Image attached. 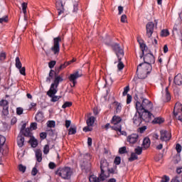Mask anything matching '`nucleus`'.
<instances>
[{
    "mask_svg": "<svg viewBox=\"0 0 182 182\" xmlns=\"http://www.w3.org/2000/svg\"><path fill=\"white\" fill-rule=\"evenodd\" d=\"M164 120L160 117H156L154 119L153 123L155 124H161V123H163Z\"/></svg>",
    "mask_w": 182,
    "mask_h": 182,
    "instance_id": "79ce46f5",
    "label": "nucleus"
},
{
    "mask_svg": "<svg viewBox=\"0 0 182 182\" xmlns=\"http://www.w3.org/2000/svg\"><path fill=\"white\" fill-rule=\"evenodd\" d=\"M112 49L117 55V58H119V59H123V57L124 56V51L123 50V48L120 47V44L117 43L112 44Z\"/></svg>",
    "mask_w": 182,
    "mask_h": 182,
    "instance_id": "0eeeda50",
    "label": "nucleus"
},
{
    "mask_svg": "<svg viewBox=\"0 0 182 182\" xmlns=\"http://www.w3.org/2000/svg\"><path fill=\"white\" fill-rule=\"evenodd\" d=\"M173 34L176 35L178 39L182 43V32L180 30V26L175 24L173 28Z\"/></svg>",
    "mask_w": 182,
    "mask_h": 182,
    "instance_id": "ddd939ff",
    "label": "nucleus"
},
{
    "mask_svg": "<svg viewBox=\"0 0 182 182\" xmlns=\"http://www.w3.org/2000/svg\"><path fill=\"white\" fill-rule=\"evenodd\" d=\"M146 130H147V126H143L138 129L139 133H141V134L144 133Z\"/></svg>",
    "mask_w": 182,
    "mask_h": 182,
    "instance_id": "603ef678",
    "label": "nucleus"
},
{
    "mask_svg": "<svg viewBox=\"0 0 182 182\" xmlns=\"http://www.w3.org/2000/svg\"><path fill=\"white\" fill-rule=\"evenodd\" d=\"M114 163L116 164V166H119V164L122 163V158H120V156H116Z\"/></svg>",
    "mask_w": 182,
    "mask_h": 182,
    "instance_id": "49530a36",
    "label": "nucleus"
},
{
    "mask_svg": "<svg viewBox=\"0 0 182 182\" xmlns=\"http://www.w3.org/2000/svg\"><path fill=\"white\" fill-rule=\"evenodd\" d=\"M136 109L138 112H141V113L146 114L148 119H151V116H153V114L150 113V111L153 110V103L151 101L144 99L141 104L140 102L137 101L136 102Z\"/></svg>",
    "mask_w": 182,
    "mask_h": 182,
    "instance_id": "f03ea898",
    "label": "nucleus"
},
{
    "mask_svg": "<svg viewBox=\"0 0 182 182\" xmlns=\"http://www.w3.org/2000/svg\"><path fill=\"white\" fill-rule=\"evenodd\" d=\"M118 65H117V68L118 70H123V69L124 68V64L123 63V62H122V58H118Z\"/></svg>",
    "mask_w": 182,
    "mask_h": 182,
    "instance_id": "2f4dec72",
    "label": "nucleus"
},
{
    "mask_svg": "<svg viewBox=\"0 0 182 182\" xmlns=\"http://www.w3.org/2000/svg\"><path fill=\"white\" fill-rule=\"evenodd\" d=\"M30 127L31 130H36V129H38V124L36 122H32Z\"/></svg>",
    "mask_w": 182,
    "mask_h": 182,
    "instance_id": "6e6d98bb",
    "label": "nucleus"
},
{
    "mask_svg": "<svg viewBox=\"0 0 182 182\" xmlns=\"http://www.w3.org/2000/svg\"><path fill=\"white\" fill-rule=\"evenodd\" d=\"M25 143V138L22 135H19L17 137V144L18 147H23Z\"/></svg>",
    "mask_w": 182,
    "mask_h": 182,
    "instance_id": "4be33fe9",
    "label": "nucleus"
},
{
    "mask_svg": "<svg viewBox=\"0 0 182 182\" xmlns=\"http://www.w3.org/2000/svg\"><path fill=\"white\" fill-rule=\"evenodd\" d=\"M171 182H180V177H178V176L173 177L171 179Z\"/></svg>",
    "mask_w": 182,
    "mask_h": 182,
    "instance_id": "774afa93",
    "label": "nucleus"
},
{
    "mask_svg": "<svg viewBox=\"0 0 182 182\" xmlns=\"http://www.w3.org/2000/svg\"><path fill=\"white\" fill-rule=\"evenodd\" d=\"M92 159V156L89 154H85L82 156V160L80 161V166L82 168H86L89 166V161Z\"/></svg>",
    "mask_w": 182,
    "mask_h": 182,
    "instance_id": "9d476101",
    "label": "nucleus"
},
{
    "mask_svg": "<svg viewBox=\"0 0 182 182\" xmlns=\"http://www.w3.org/2000/svg\"><path fill=\"white\" fill-rule=\"evenodd\" d=\"M8 105H9V102L6 100H2L0 101V106H1L3 108L9 107Z\"/></svg>",
    "mask_w": 182,
    "mask_h": 182,
    "instance_id": "4c0bfd02",
    "label": "nucleus"
},
{
    "mask_svg": "<svg viewBox=\"0 0 182 182\" xmlns=\"http://www.w3.org/2000/svg\"><path fill=\"white\" fill-rule=\"evenodd\" d=\"M60 82H63V78L60 75H55L53 84L56 86H59V83H60Z\"/></svg>",
    "mask_w": 182,
    "mask_h": 182,
    "instance_id": "393cba45",
    "label": "nucleus"
},
{
    "mask_svg": "<svg viewBox=\"0 0 182 182\" xmlns=\"http://www.w3.org/2000/svg\"><path fill=\"white\" fill-rule=\"evenodd\" d=\"M72 106V102H65L63 105L62 108L63 109H66V107H70Z\"/></svg>",
    "mask_w": 182,
    "mask_h": 182,
    "instance_id": "864d4df0",
    "label": "nucleus"
},
{
    "mask_svg": "<svg viewBox=\"0 0 182 182\" xmlns=\"http://www.w3.org/2000/svg\"><path fill=\"white\" fill-rule=\"evenodd\" d=\"M161 182H169L170 181V178L167 176H164V177L162 178Z\"/></svg>",
    "mask_w": 182,
    "mask_h": 182,
    "instance_id": "e2e57ef3",
    "label": "nucleus"
},
{
    "mask_svg": "<svg viewBox=\"0 0 182 182\" xmlns=\"http://www.w3.org/2000/svg\"><path fill=\"white\" fill-rule=\"evenodd\" d=\"M120 122H122V117L116 115H114L111 120L112 124L117 127L120 126Z\"/></svg>",
    "mask_w": 182,
    "mask_h": 182,
    "instance_id": "a211bd4d",
    "label": "nucleus"
},
{
    "mask_svg": "<svg viewBox=\"0 0 182 182\" xmlns=\"http://www.w3.org/2000/svg\"><path fill=\"white\" fill-rule=\"evenodd\" d=\"M19 70V72L21 75H23V76H25L26 75L25 67H21Z\"/></svg>",
    "mask_w": 182,
    "mask_h": 182,
    "instance_id": "052dcab7",
    "label": "nucleus"
},
{
    "mask_svg": "<svg viewBox=\"0 0 182 182\" xmlns=\"http://www.w3.org/2000/svg\"><path fill=\"white\" fill-rule=\"evenodd\" d=\"M18 170L19 171H21V173H25V171H26V166H24L22 164H20L18 166Z\"/></svg>",
    "mask_w": 182,
    "mask_h": 182,
    "instance_id": "5fc2aeb1",
    "label": "nucleus"
},
{
    "mask_svg": "<svg viewBox=\"0 0 182 182\" xmlns=\"http://www.w3.org/2000/svg\"><path fill=\"white\" fill-rule=\"evenodd\" d=\"M79 77H82V73H79V71L74 72L68 77L70 82L73 83V85H71L73 87H75L76 83H77V81L76 80H77Z\"/></svg>",
    "mask_w": 182,
    "mask_h": 182,
    "instance_id": "6e6552de",
    "label": "nucleus"
},
{
    "mask_svg": "<svg viewBox=\"0 0 182 182\" xmlns=\"http://www.w3.org/2000/svg\"><path fill=\"white\" fill-rule=\"evenodd\" d=\"M58 5L61 6V9L58 8V15H62V14H63V4L62 2H57L56 6H58Z\"/></svg>",
    "mask_w": 182,
    "mask_h": 182,
    "instance_id": "c9c22d12",
    "label": "nucleus"
},
{
    "mask_svg": "<svg viewBox=\"0 0 182 182\" xmlns=\"http://www.w3.org/2000/svg\"><path fill=\"white\" fill-rule=\"evenodd\" d=\"M9 107H4L3 108V111H2V113L4 116H8L9 114Z\"/></svg>",
    "mask_w": 182,
    "mask_h": 182,
    "instance_id": "de8ad7c7",
    "label": "nucleus"
},
{
    "mask_svg": "<svg viewBox=\"0 0 182 182\" xmlns=\"http://www.w3.org/2000/svg\"><path fill=\"white\" fill-rule=\"evenodd\" d=\"M144 63H140L137 66L136 73L140 75V73H141L142 68V70L144 74V77H146V76H147L146 75H149L153 69L151 64L155 63L156 59L152 53H148L144 56Z\"/></svg>",
    "mask_w": 182,
    "mask_h": 182,
    "instance_id": "f257e3e1",
    "label": "nucleus"
},
{
    "mask_svg": "<svg viewBox=\"0 0 182 182\" xmlns=\"http://www.w3.org/2000/svg\"><path fill=\"white\" fill-rule=\"evenodd\" d=\"M181 149H182L181 145H180V144H177L176 146L177 153H181Z\"/></svg>",
    "mask_w": 182,
    "mask_h": 182,
    "instance_id": "69168bd1",
    "label": "nucleus"
},
{
    "mask_svg": "<svg viewBox=\"0 0 182 182\" xmlns=\"http://www.w3.org/2000/svg\"><path fill=\"white\" fill-rule=\"evenodd\" d=\"M161 100L164 103H167L171 100V95L170 91H168V87H166L165 90H162Z\"/></svg>",
    "mask_w": 182,
    "mask_h": 182,
    "instance_id": "1a4fd4ad",
    "label": "nucleus"
},
{
    "mask_svg": "<svg viewBox=\"0 0 182 182\" xmlns=\"http://www.w3.org/2000/svg\"><path fill=\"white\" fill-rule=\"evenodd\" d=\"M16 68L17 69H21V68H22V63H21L19 57L16 58Z\"/></svg>",
    "mask_w": 182,
    "mask_h": 182,
    "instance_id": "72a5a7b5",
    "label": "nucleus"
},
{
    "mask_svg": "<svg viewBox=\"0 0 182 182\" xmlns=\"http://www.w3.org/2000/svg\"><path fill=\"white\" fill-rule=\"evenodd\" d=\"M145 119H149V117H147V114L141 112V111L136 110L133 117V123L135 124V126H140V124L143 123V121L145 120Z\"/></svg>",
    "mask_w": 182,
    "mask_h": 182,
    "instance_id": "20e7f679",
    "label": "nucleus"
},
{
    "mask_svg": "<svg viewBox=\"0 0 182 182\" xmlns=\"http://www.w3.org/2000/svg\"><path fill=\"white\" fill-rule=\"evenodd\" d=\"M146 36L148 38H151L153 33L154 32V23L149 22L146 26Z\"/></svg>",
    "mask_w": 182,
    "mask_h": 182,
    "instance_id": "f8f14e48",
    "label": "nucleus"
},
{
    "mask_svg": "<svg viewBox=\"0 0 182 182\" xmlns=\"http://www.w3.org/2000/svg\"><path fill=\"white\" fill-rule=\"evenodd\" d=\"M112 129L116 132H119L122 136H127V132L125 131H122V125L113 126Z\"/></svg>",
    "mask_w": 182,
    "mask_h": 182,
    "instance_id": "5701e85b",
    "label": "nucleus"
},
{
    "mask_svg": "<svg viewBox=\"0 0 182 182\" xmlns=\"http://www.w3.org/2000/svg\"><path fill=\"white\" fill-rule=\"evenodd\" d=\"M47 126L48 127L53 128L56 126V122L53 120H50L47 122Z\"/></svg>",
    "mask_w": 182,
    "mask_h": 182,
    "instance_id": "58836bf2",
    "label": "nucleus"
},
{
    "mask_svg": "<svg viewBox=\"0 0 182 182\" xmlns=\"http://www.w3.org/2000/svg\"><path fill=\"white\" fill-rule=\"evenodd\" d=\"M135 154H136L138 156H140L141 153H143V148L141 146H137L134 149Z\"/></svg>",
    "mask_w": 182,
    "mask_h": 182,
    "instance_id": "a19ab883",
    "label": "nucleus"
},
{
    "mask_svg": "<svg viewBox=\"0 0 182 182\" xmlns=\"http://www.w3.org/2000/svg\"><path fill=\"white\" fill-rule=\"evenodd\" d=\"M173 114L175 117L181 121L182 120V105L180 102H176L173 108Z\"/></svg>",
    "mask_w": 182,
    "mask_h": 182,
    "instance_id": "423d86ee",
    "label": "nucleus"
},
{
    "mask_svg": "<svg viewBox=\"0 0 182 182\" xmlns=\"http://www.w3.org/2000/svg\"><path fill=\"white\" fill-rule=\"evenodd\" d=\"M16 113L18 116H21L23 113V109L22 107L16 108Z\"/></svg>",
    "mask_w": 182,
    "mask_h": 182,
    "instance_id": "bf43d9fd",
    "label": "nucleus"
},
{
    "mask_svg": "<svg viewBox=\"0 0 182 182\" xmlns=\"http://www.w3.org/2000/svg\"><path fill=\"white\" fill-rule=\"evenodd\" d=\"M50 97H51L50 102H58L59 100V99H60V97H62L53 95V96Z\"/></svg>",
    "mask_w": 182,
    "mask_h": 182,
    "instance_id": "37998d69",
    "label": "nucleus"
},
{
    "mask_svg": "<svg viewBox=\"0 0 182 182\" xmlns=\"http://www.w3.org/2000/svg\"><path fill=\"white\" fill-rule=\"evenodd\" d=\"M44 119L45 116L43 115V112L38 111L35 116V120L37 121L38 123H42Z\"/></svg>",
    "mask_w": 182,
    "mask_h": 182,
    "instance_id": "dca6fc26",
    "label": "nucleus"
},
{
    "mask_svg": "<svg viewBox=\"0 0 182 182\" xmlns=\"http://www.w3.org/2000/svg\"><path fill=\"white\" fill-rule=\"evenodd\" d=\"M129 90H130V87L129 85H127V87H125L124 88V92H122V95L123 96L127 95H128L127 93H129Z\"/></svg>",
    "mask_w": 182,
    "mask_h": 182,
    "instance_id": "09e8293b",
    "label": "nucleus"
},
{
    "mask_svg": "<svg viewBox=\"0 0 182 182\" xmlns=\"http://www.w3.org/2000/svg\"><path fill=\"white\" fill-rule=\"evenodd\" d=\"M150 139L149 138H144V141H143V144H142V146L144 147V149H149V147H150Z\"/></svg>",
    "mask_w": 182,
    "mask_h": 182,
    "instance_id": "bb28decb",
    "label": "nucleus"
},
{
    "mask_svg": "<svg viewBox=\"0 0 182 182\" xmlns=\"http://www.w3.org/2000/svg\"><path fill=\"white\" fill-rule=\"evenodd\" d=\"M43 153H44V154H48L49 153V145L46 144L44 146Z\"/></svg>",
    "mask_w": 182,
    "mask_h": 182,
    "instance_id": "13d9d810",
    "label": "nucleus"
},
{
    "mask_svg": "<svg viewBox=\"0 0 182 182\" xmlns=\"http://www.w3.org/2000/svg\"><path fill=\"white\" fill-rule=\"evenodd\" d=\"M55 65H56V61L52 60L48 63V67L50 69H53V68H55Z\"/></svg>",
    "mask_w": 182,
    "mask_h": 182,
    "instance_id": "4d7b16f0",
    "label": "nucleus"
},
{
    "mask_svg": "<svg viewBox=\"0 0 182 182\" xmlns=\"http://www.w3.org/2000/svg\"><path fill=\"white\" fill-rule=\"evenodd\" d=\"M89 181L90 182H100V179L99 178V177L97 178L96 176L95 175H91L89 177Z\"/></svg>",
    "mask_w": 182,
    "mask_h": 182,
    "instance_id": "473e14b6",
    "label": "nucleus"
},
{
    "mask_svg": "<svg viewBox=\"0 0 182 182\" xmlns=\"http://www.w3.org/2000/svg\"><path fill=\"white\" fill-rule=\"evenodd\" d=\"M55 75H56V73H55V70H50L49 73V76L46 77V82L50 83V80H52V79L55 77Z\"/></svg>",
    "mask_w": 182,
    "mask_h": 182,
    "instance_id": "a878e982",
    "label": "nucleus"
},
{
    "mask_svg": "<svg viewBox=\"0 0 182 182\" xmlns=\"http://www.w3.org/2000/svg\"><path fill=\"white\" fill-rule=\"evenodd\" d=\"M58 85L53 83L51 84L49 90L47 92V95L49 97H52L53 95H56V93H58Z\"/></svg>",
    "mask_w": 182,
    "mask_h": 182,
    "instance_id": "2eb2a0df",
    "label": "nucleus"
},
{
    "mask_svg": "<svg viewBox=\"0 0 182 182\" xmlns=\"http://www.w3.org/2000/svg\"><path fill=\"white\" fill-rule=\"evenodd\" d=\"M127 140L130 144H136L139 141V134H132L127 136Z\"/></svg>",
    "mask_w": 182,
    "mask_h": 182,
    "instance_id": "4468645a",
    "label": "nucleus"
},
{
    "mask_svg": "<svg viewBox=\"0 0 182 182\" xmlns=\"http://www.w3.org/2000/svg\"><path fill=\"white\" fill-rule=\"evenodd\" d=\"M55 174L64 180H69L72 176V169L70 167L59 168Z\"/></svg>",
    "mask_w": 182,
    "mask_h": 182,
    "instance_id": "7ed1b4c3",
    "label": "nucleus"
},
{
    "mask_svg": "<svg viewBox=\"0 0 182 182\" xmlns=\"http://www.w3.org/2000/svg\"><path fill=\"white\" fill-rule=\"evenodd\" d=\"M21 6H22L23 14H24V15H26V9L28 8V3H26V2L22 3Z\"/></svg>",
    "mask_w": 182,
    "mask_h": 182,
    "instance_id": "c03bdc74",
    "label": "nucleus"
},
{
    "mask_svg": "<svg viewBox=\"0 0 182 182\" xmlns=\"http://www.w3.org/2000/svg\"><path fill=\"white\" fill-rule=\"evenodd\" d=\"M114 105L115 106L116 113H120V112H122V104L114 102Z\"/></svg>",
    "mask_w": 182,
    "mask_h": 182,
    "instance_id": "c756f323",
    "label": "nucleus"
},
{
    "mask_svg": "<svg viewBox=\"0 0 182 182\" xmlns=\"http://www.w3.org/2000/svg\"><path fill=\"white\" fill-rule=\"evenodd\" d=\"M160 134V140H161V141H168L170 139H171V132L167 130H161Z\"/></svg>",
    "mask_w": 182,
    "mask_h": 182,
    "instance_id": "9b49d317",
    "label": "nucleus"
},
{
    "mask_svg": "<svg viewBox=\"0 0 182 182\" xmlns=\"http://www.w3.org/2000/svg\"><path fill=\"white\" fill-rule=\"evenodd\" d=\"M48 167L49 168H50V170H53V168L56 167V164L53 162H50L48 164Z\"/></svg>",
    "mask_w": 182,
    "mask_h": 182,
    "instance_id": "0e129e2a",
    "label": "nucleus"
},
{
    "mask_svg": "<svg viewBox=\"0 0 182 182\" xmlns=\"http://www.w3.org/2000/svg\"><path fill=\"white\" fill-rule=\"evenodd\" d=\"M73 62H75V60H72L68 63H65L64 64H62L60 66V69H65V68H66V66H69V65H70V63H73Z\"/></svg>",
    "mask_w": 182,
    "mask_h": 182,
    "instance_id": "a18cd8bd",
    "label": "nucleus"
},
{
    "mask_svg": "<svg viewBox=\"0 0 182 182\" xmlns=\"http://www.w3.org/2000/svg\"><path fill=\"white\" fill-rule=\"evenodd\" d=\"M139 159L138 155L136 153H132L131 156L129 158V161H134Z\"/></svg>",
    "mask_w": 182,
    "mask_h": 182,
    "instance_id": "f704fd0d",
    "label": "nucleus"
},
{
    "mask_svg": "<svg viewBox=\"0 0 182 182\" xmlns=\"http://www.w3.org/2000/svg\"><path fill=\"white\" fill-rule=\"evenodd\" d=\"M168 35H170V32L167 29H164L161 31V36L162 37H167Z\"/></svg>",
    "mask_w": 182,
    "mask_h": 182,
    "instance_id": "ea45409f",
    "label": "nucleus"
},
{
    "mask_svg": "<svg viewBox=\"0 0 182 182\" xmlns=\"http://www.w3.org/2000/svg\"><path fill=\"white\" fill-rule=\"evenodd\" d=\"M95 120H96V118L95 117H90L87 119V126H89V127L93 126V124H95Z\"/></svg>",
    "mask_w": 182,
    "mask_h": 182,
    "instance_id": "c85d7f7f",
    "label": "nucleus"
},
{
    "mask_svg": "<svg viewBox=\"0 0 182 182\" xmlns=\"http://www.w3.org/2000/svg\"><path fill=\"white\" fill-rule=\"evenodd\" d=\"M35 153L37 161L41 163L42 161V151H41V149H36Z\"/></svg>",
    "mask_w": 182,
    "mask_h": 182,
    "instance_id": "b1692460",
    "label": "nucleus"
},
{
    "mask_svg": "<svg viewBox=\"0 0 182 182\" xmlns=\"http://www.w3.org/2000/svg\"><path fill=\"white\" fill-rule=\"evenodd\" d=\"M140 48H141V53L139 55V58H140V59H142L143 56H144V50H146V49H147V46L144 43H141L140 44Z\"/></svg>",
    "mask_w": 182,
    "mask_h": 182,
    "instance_id": "cd10ccee",
    "label": "nucleus"
},
{
    "mask_svg": "<svg viewBox=\"0 0 182 182\" xmlns=\"http://www.w3.org/2000/svg\"><path fill=\"white\" fill-rule=\"evenodd\" d=\"M173 83H175V85H177L178 86H181V85H182L181 74H178L177 75L175 76L174 80H173Z\"/></svg>",
    "mask_w": 182,
    "mask_h": 182,
    "instance_id": "aec40b11",
    "label": "nucleus"
},
{
    "mask_svg": "<svg viewBox=\"0 0 182 182\" xmlns=\"http://www.w3.org/2000/svg\"><path fill=\"white\" fill-rule=\"evenodd\" d=\"M61 41L62 38L59 36L53 38V46L51 48V50L54 55H59V52H60V45L59 43Z\"/></svg>",
    "mask_w": 182,
    "mask_h": 182,
    "instance_id": "39448f33",
    "label": "nucleus"
},
{
    "mask_svg": "<svg viewBox=\"0 0 182 182\" xmlns=\"http://www.w3.org/2000/svg\"><path fill=\"white\" fill-rule=\"evenodd\" d=\"M119 154H124L125 153H127L126 146H122V147L119 148Z\"/></svg>",
    "mask_w": 182,
    "mask_h": 182,
    "instance_id": "3c124183",
    "label": "nucleus"
},
{
    "mask_svg": "<svg viewBox=\"0 0 182 182\" xmlns=\"http://www.w3.org/2000/svg\"><path fill=\"white\" fill-rule=\"evenodd\" d=\"M109 172H106V171H101L100 174L98 178H100V181H105L107 178H109Z\"/></svg>",
    "mask_w": 182,
    "mask_h": 182,
    "instance_id": "6ab92c4d",
    "label": "nucleus"
},
{
    "mask_svg": "<svg viewBox=\"0 0 182 182\" xmlns=\"http://www.w3.org/2000/svg\"><path fill=\"white\" fill-rule=\"evenodd\" d=\"M6 141V138L5 136L0 135V160L4 156V150L2 149V146L5 144V142Z\"/></svg>",
    "mask_w": 182,
    "mask_h": 182,
    "instance_id": "f3484780",
    "label": "nucleus"
},
{
    "mask_svg": "<svg viewBox=\"0 0 182 182\" xmlns=\"http://www.w3.org/2000/svg\"><path fill=\"white\" fill-rule=\"evenodd\" d=\"M29 143L31 145V147L35 148L38 146V140L34 137L31 138Z\"/></svg>",
    "mask_w": 182,
    "mask_h": 182,
    "instance_id": "7c9ffc66",
    "label": "nucleus"
},
{
    "mask_svg": "<svg viewBox=\"0 0 182 182\" xmlns=\"http://www.w3.org/2000/svg\"><path fill=\"white\" fill-rule=\"evenodd\" d=\"M107 167H109V164L107 161L102 159L100 161V170L101 171H106L107 170Z\"/></svg>",
    "mask_w": 182,
    "mask_h": 182,
    "instance_id": "412c9836",
    "label": "nucleus"
},
{
    "mask_svg": "<svg viewBox=\"0 0 182 182\" xmlns=\"http://www.w3.org/2000/svg\"><path fill=\"white\" fill-rule=\"evenodd\" d=\"M76 130H77L76 127H70L68 130V134L70 135L76 134Z\"/></svg>",
    "mask_w": 182,
    "mask_h": 182,
    "instance_id": "e433bc0d",
    "label": "nucleus"
},
{
    "mask_svg": "<svg viewBox=\"0 0 182 182\" xmlns=\"http://www.w3.org/2000/svg\"><path fill=\"white\" fill-rule=\"evenodd\" d=\"M6 22H8V16L0 18V23H6Z\"/></svg>",
    "mask_w": 182,
    "mask_h": 182,
    "instance_id": "8fccbe9b",
    "label": "nucleus"
},
{
    "mask_svg": "<svg viewBox=\"0 0 182 182\" xmlns=\"http://www.w3.org/2000/svg\"><path fill=\"white\" fill-rule=\"evenodd\" d=\"M127 105H130V103H132V95H130L129 94H127Z\"/></svg>",
    "mask_w": 182,
    "mask_h": 182,
    "instance_id": "680f3d73",
    "label": "nucleus"
},
{
    "mask_svg": "<svg viewBox=\"0 0 182 182\" xmlns=\"http://www.w3.org/2000/svg\"><path fill=\"white\" fill-rule=\"evenodd\" d=\"M6 58V54L5 53H0V60H5V58Z\"/></svg>",
    "mask_w": 182,
    "mask_h": 182,
    "instance_id": "338daca9",
    "label": "nucleus"
}]
</instances>
